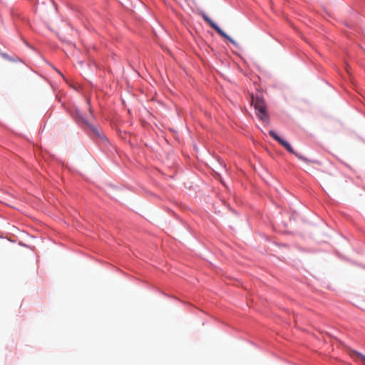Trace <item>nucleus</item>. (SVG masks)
Returning a JSON list of instances; mask_svg holds the SVG:
<instances>
[{"label":"nucleus","instance_id":"obj_1","mask_svg":"<svg viewBox=\"0 0 365 365\" xmlns=\"http://www.w3.org/2000/svg\"><path fill=\"white\" fill-rule=\"evenodd\" d=\"M202 17L213 29L217 32L219 35L227 39L234 46L237 47L238 46L237 43L234 39L230 38L226 33H225L210 18L207 16L206 14L202 13Z\"/></svg>","mask_w":365,"mask_h":365},{"label":"nucleus","instance_id":"obj_2","mask_svg":"<svg viewBox=\"0 0 365 365\" xmlns=\"http://www.w3.org/2000/svg\"><path fill=\"white\" fill-rule=\"evenodd\" d=\"M252 104L254 106L255 108L258 111L257 115L264 122L268 120V117L265 113V108L264 106V103L257 98L255 99L253 96H252Z\"/></svg>","mask_w":365,"mask_h":365},{"label":"nucleus","instance_id":"obj_3","mask_svg":"<svg viewBox=\"0 0 365 365\" xmlns=\"http://www.w3.org/2000/svg\"><path fill=\"white\" fill-rule=\"evenodd\" d=\"M350 356L356 361H360L362 365H365V356L356 351L351 350Z\"/></svg>","mask_w":365,"mask_h":365},{"label":"nucleus","instance_id":"obj_4","mask_svg":"<svg viewBox=\"0 0 365 365\" xmlns=\"http://www.w3.org/2000/svg\"><path fill=\"white\" fill-rule=\"evenodd\" d=\"M275 140L278 141L279 144H281L288 152L290 153H294L293 148L287 141L283 140L282 138L277 135H275Z\"/></svg>","mask_w":365,"mask_h":365},{"label":"nucleus","instance_id":"obj_5","mask_svg":"<svg viewBox=\"0 0 365 365\" xmlns=\"http://www.w3.org/2000/svg\"><path fill=\"white\" fill-rule=\"evenodd\" d=\"M269 134L270 135V136H271L272 138H274V130H270L269 131Z\"/></svg>","mask_w":365,"mask_h":365},{"label":"nucleus","instance_id":"obj_6","mask_svg":"<svg viewBox=\"0 0 365 365\" xmlns=\"http://www.w3.org/2000/svg\"><path fill=\"white\" fill-rule=\"evenodd\" d=\"M81 119H82V120H83V123H85L86 124H88V120H87V119H86V118H83V117H81Z\"/></svg>","mask_w":365,"mask_h":365},{"label":"nucleus","instance_id":"obj_7","mask_svg":"<svg viewBox=\"0 0 365 365\" xmlns=\"http://www.w3.org/2000/svg\"><path fill=\"white\" fill-rule=\"evenodd\" d=\"M299 158L305 160V159L303 157H299Z\"/></svg>","mask_w":365,"mask_h":365}]
</instances>
